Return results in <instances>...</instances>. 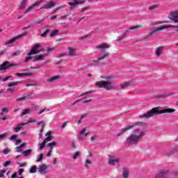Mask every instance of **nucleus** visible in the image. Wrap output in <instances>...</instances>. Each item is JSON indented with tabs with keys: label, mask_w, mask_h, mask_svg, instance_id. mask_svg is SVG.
Masks as SVG:
<instances>
[{
	"label": "nucleus",
	"mask_w": 178,
	"mask_h": 178,
	"mask_svg": "<svg viewBox=\"0 0 178 178\" xmlns=\"http://www.w3.org/2000/svg\"><path fill=\"white\" fill-rule=\"evenodd\" d=\"M32 152L33 149H29L27 150L24 151L22 154H24V156H29V155H30V154H31Z\"/></svg>",
	"instance_id": "obj_25"
},
{
	"label": "nucleus",
	"mask_w": 178,
	"mask_h": 178,
	"mask_svg": "<svg viewBox=\"0 0 178 178\" xmlns=\"http://www.w3.org/2000/svg\"><path fill=\"white\" fill-rule=\"evenodd\" d=\"M51 154H52V149H51L48 153H47V156H51Z\"/></svg>",
	"instance_id": "obj_62"
},
{
	"label": "nucleus",
	"mask_w": 178,
	"mask_h": 178,
	"mask_svg": "<svg viewBox=\"0 0 178 178\" xmlns=\"http://www.w3.org/2000/svg\"><path fill=\"white\" fill-rule=\"evenodd\" d=\"M18 165L19 166V168H24V166H26L25 163H18Z\"/></svg>",
	"instance_id": "obj_60"
},
{
	"label": "nucleus",
	"mask_w": 178,
	"mask_h": 178,
	"mask_svg": "<svg viewBox=\"0 0 178 178\" xmlns=\"http://www.w3.org/2000/svg\"><path fill=\"white\" fill-rule=\"evenodd\" d=\"M92 162H91V160L87 159L85 161V166L87 169H90V166L88 165H92Z\"/></svg>",
	"instance_id": "obj_27"
},
{
	"label": "nucleus",
	"mask_w": 178,
	"mask_h": 178,
	"mask_svg": "<svg viewBox=\"0 0 178 178\" xmlns=\"http://www.w3.org/2000/svg\"><path fill=\"white\" fill-rule=\"evenodd\" d=\"M42 2H44V0H40V1H35V3L36 4L37 6H38V5H40V3H42Z\"/></svg>",
	"instance_id": "obj_49"
},
{
	"label": "nucleus",
	"mask_w": 178,
	"mask_h": 178,
	"mask_svg": "<svg viewBox=\"0 0 178 178\" xmlns=\"http://www.w3.org/2000/svg\"><path fill=\"white\" fill-rule=\"evenodd\" d=\"M15 149H16L17 152H22V148H20L19 146L15 148Z\"/></svg>",
	"instance_id": "obj_59"
},
{
	"label": "nucleus",
	"mask_w": 178,
	"mask_h": 178,
	"mask_svg": "<svg viewBox=\"0 0 178 178\" xmlns=\"http://www.w3.org/2000/svg\"><path fill=\"white\" fill-rule=\"evenodd\" d=\"M47 169H48V166L44 163H42L38 167V172L40 173V175H47V173H48Z\"/></svg>",
	"instance_id": "obj_11"
},
{
	"label": "nucleus",
	"mask_w": 178,
	"mask_h": 178,
	"mask_svg": "<svg viewBox=\"0 0 178 178\" xmlns=\"http://www.w3.org/2000/svg\"><path fill=\"white\" fill-rule=\"evenodd\" d=\"M31 108H26L25 110H24V111L22 113V116H24V115H27L29 113H31Z\"/></svg>",
	"instance_id": "obj_28"
},
{
	"label": "nucleus",
	"mask_w": 178,
	"mask_h": 178,
	"mask_svg": "<svg viewBox=\"0 0 178 178\" xmlns=\"http://www.w3.org/2000/svg\"><path fill=\"white\" fill-rule=\"evenodd\" d=\"M87 136H88V132H87V129H86V128H83L79 132V134L78 135V138L81 140V141H83V136L87 137Z\"/></svg>",
	"instance_id": "obj_12"
},
{
	"label": "nucleus",
	"mask_w": 178,
	"mask_h": 178,
	"mask_svg": "<svg viewBox=\"0 0 178 178\" xmlns=\"http://www.w3.org/2000/svg\"><path fill=\"white\" fill-rule=\"evenodd\" d=\"M92 99L85 100L83 102V104H88V102H91Z\"/></svg>",
	"instance_id": "obj_61"
},
{
	"label": "nucleus",
	"mask_w": 178,
	"mask_h": 178,
	"mask_svg": "<svg viewBox=\"0 0 178 178\" xmlns=\"http://www.w3.org/2000/svg\"><path fill=\"white\" fill-rule=\"evenodd\" d=\"M31 58H33V57L31 56V55H29V53H28V56H26V57L25 58L24 62H25V63L29 62V60H30V59H31Z\"/></svg>",
	"instance_id": "obj_39"
},
{
	"label": "nucleus",
	"mask_w": 178,
	"mask_h": 178,
	"mask_svg": "<svg viewBox=\"0 0 178 178\" xmlns=\"http://www.w3.org/2000/svg\"><path fill=\"white\" fill-rule=\"evenodd\" d=\"M68 54L70 56H76V49L72 47H67Z\"/></svg>",
	"instance_id": "obj_17"
},
{
	"label": "nucleus",
	"mask_w": 178,
	"mask_h": 178,
	"mask_svg": "<svg viewBox=\"0 0 178 178\" xmlns=\"http://www.w3.org/2000/svg\"><path fill=\"white\" fill-rule=\"evenodd\" d=\"M102 79H104V81H97L95 83V86H97L98 88H104L106 91H111V90L115 88L113 83H112L113 77L111 76H102Z\"/></svg>",
	"instance_id": "obj_2"
},
{
	"label": "nucleus",
	"mask_w": 178,
	"mask_h": 178,
	"mask_svg": "<svg viewBox=\"0 0 178 178\" xmlns=\"http://www.w3.org/2000/svg\"><path fill=\"white\" fill-rule=\"evenodd\" d=\"M26 99V97H19L18 99H17V102H19L20 101H24Z\"/></svg>",
	"instance_id": "obj_47"
},
{
	"label": "nucleus",
	"mask_w": 178,
	"mask_h": 178,
	"mask_svg": "<svg viewBox=\"0 0 178 178\" xmlns=\"http://www.w3.org/2000/svg\"><path fill=\"white\" fill-rule=\"evenodd\" d=\"M40 52H44V48H42L41 44L37 43L30 51L29 55H37V54H40Z\"/></svg>",
	"instance_id": "obj_6"
},
{
	"label": "nucleus",
	"mask_w": 178,
	"mask_h": 178,
	"mask_svg": "<svg viewBox=\"0 0 178 178\" xmlns=\"http://www.w3.org/2000/svg\"><path fill=\"white\" fill-rule=\"evenodd\" d=\"M46 137H51V132H47L46 134H45Z\"/></svg>",
	"instance_id": "obj_63"
},
{
	"label": "nucleus",
	"mask_w": 178,
	"mask_h": 178,
	"mask_svg": "<svg viewBox=\"0 0 178 178\" xmlns=\"http://www.w3.org/2000/svg\"><path fill=\"white\" fill-rule=\"evenodd\" d=\"M80 155H81V153H80V152H76L72 156V159L76 160L77 159V158H79V156H80Z\"/></svg>",
	"instance_id": "obj_31"
},
{
	"label": "nucleus",
	"mask_w": 178,
	"mask_h": 178,
	"mask_svg": "<svg viewBox=\"0 0 178 178\" xmlns=\"http://www.w3.org/2000/svg\"><path fill=\"white\" fill-rule=\"evenodd\" d=\"M141 26H131L130 28H128L127 30L124 31V34L123 35H122L121 37H120L117 41L119 42L120 41H122V40H123V38H124V37H126L125 34H130V33H131V30H137V29H140Z\"/></svg>",
	"instance_id": "obj_7"
},
{
	"label": "nucleus",
	"mask_w": 178,
	"mask_h": 178,
	"mask_svg": "<svg viewBox=\"0 0 178 178\" xmlns=\"http://www.w3.org/2000/svg\"><path fill=\"white\" fill-rule=\"evenodd\" d=\"M58 33H59V31L58 29H54L50 33V37H56Z\"/></svg>",
	"instance_id": "obj_26"
},
{
	"label": "nucleus",
	"mask_w": 178,
	"mask_h": 178,
	"mask_svg": "<svg viewBox=\"0 0 178 178\" xmlns=\"http://www.w3.org/2000/svg\"><path fill=\"white\" fill-rule=\"evenodd\" d=\"M22 35L16 36L15 38H13L12 39L8 40L6 42L4 43V45H10V44H13L16 40L20 38Z\"/></svg>",
	"instance_id": "obj_19"
},
{
	"label": "nucleus",
	"mask_w": 178,
	"mask_h": 178,
	"mask_svg": "<svg viewBox=\"0 0 178 178\" xmlns=\"http://www.w3.org/2000/svg\"><path fill=\"white\" fill-rule=\"evenodd\" d=\"M8 136H9V134H8V132H6L3 134L0 135V140H5V138H6V137H8Z\"/></svg>",
	"instance_id": "obj_33"
},
{
	"label": "nucleus",
	"mask_w": 178,
	"mask_h": 178,
	"mask_svg": "<svg viewBox=\"0 0 178 178\" xmlns=\"http://www.w3.org/2000/svg\"><path fill=\"white\" fill-rule=\"evenodd\" d=\"M43 141L46 143H49V141H52V138L47 137Z\"/></svg>",
	"instance_id": "obj_40"
},
{
	"label": "nucleus",
	"mask_w": 178,
	"mask_h": 178,
	"mask_svg": "<svg viewBox=\"0 0 178 178\" xmlns=\"http://www.w3.org/2000/svg\"><path fill=\"white\" fill-rule=\"evenodd\" d=\"M9 152H10V149H5L3 150V154H4V155H8Z\"/></svg>",
	"instance_id": "obj_41"
},
{
	"label": "nucleus",
	"mask_w": 178,
	"mask_h": 178,
	"mask_svg": "<svg viewBox=\"0 0 178 178\" xmlns=\"http://www.w3.org/2000/svg\"><path fill=\"white\" fill-rule=\"evenodd\" d=\"M44 159V154H40L38 159H36V162H41Z\"/></svg>",
	"instance_id": "obj_35"
},
{
	"label": "nucleus",
	"mask_w": 178,
	"mask_h": 178,
	"mask_svg": "<svg viewBox=\"0 0 178 178\" xmlns=\"http://www.w3.org/2000/svg\"><path fill=\"white\" fill-rule=\"evenodd\" d=\"M163 51V48L161 47H159L156 49V56H161V54Z\"/></svg>",
	"instance_id": "obj_21"
},
{
	"label": "nucleus",
	"mask_w": 178,
	"mask_h": 178,
	"mask_svg": "<svg viewBox=\"0 0 178 178\" xmlns=\"http://www.w3.org/2000/svg\"><path fill=\"white\" fill-rule=\"evenodd\" d=\"M10 163H12V161H7L3 163V166L4 168H8V166H9V165H10Z\"/></svg>",
	"instance_id": "obj_38"
},
{
	"label": "nucleus",
	"mask_w": 178,
	"mask_h": 178,
	"mask_svg": "<svg viewBox=\"0 0 178 178\" xmlns=\"http://www.w3.org/2000/svg\"><path fill=\"white\" fill-rule=\"evenodd\" d=\"M24 172V169L23 168H20L19 170H18V175L19 176H22V175H23V172Z\"/></svg>",
	"instance_id": "obj_46"
},
{
	"label": "nucleus",
	"mask_w": 178,
	"mask_h": 178,
	"mask_svg": "<svg viewBox=\"0 0 178 178\" xmlns=\"http://www.w3.org/2000/svg\"><path fill=\"white\" fill-rule=\"evenodd\" d=\"M15 76H17L18 77H27V76H33V74H31L16 73Z\"/></svg>",
	"instance_id": "obj_24"
},
{
	"label": "nucleus",
	"mask_w": 178,
	"mask_h": 178,
	"mask_svg": "<svg viewBox=\"0 0 178 178\" xmlns=\"http://www.w3.org/2000/svg\"><path fill=\"white\" fill-rule=\"evenodd\" d=\"M157 8H159V4H153L149 7V10H154Z\"/></svg>",
	"instance_id": "obj_30"
},
{
	"label": "nucleus",
	"mask_w": 178,
	"mask_h": 178,
	"mask_svg": "<svg viewBox=\"0 0 178 178\" xmlns=\"http://www.w3.org/2000/svg\"><path fill=\"white\" fill-rule=\"evenodd\" d=\"M168 17L173 22V23H177L178 24V10L172 11Z\"/></svg>",
	"instance_id": "obj_9"
},
{
	"label": "nucleus",
	"mask_w": 178,
	"mask_h": 178,
	"mask_svg": "<svg viewBox=\"0 0 178 178\" xmlns=\"http://www.w3.org/2000/svg\"><path fill=\"white\" fill-rule=\"evenodd\" d=\"M45 56H48V54H44L35 56L33 57V62H37L38 60H44V58H45Z\"/></svg>",
	"instance_id": "obj_14"
},
{
	"label": "nucleus",
	"mask_w": 178,
	"mask_h": 178,
	"mask_svg": "<svg viewBox=\"0 0 178 178\" xmlns=\"http://www.w3.org/2000/svg\"><path fill=\"white\" fill-rule=\"evenodd\" d=\"M65 19H67V15L61 16L58 18V20H65Z\"/></svg>",
	"instance_id": "obj_50"
},
{
	"label": "nucleus",
	"mask_w": 178,
	"mask_h": 178,
	"mask_svg": "<svg viewBox=\"0 0 178 178\" xmlns=\"http://www.w3.org/2000/svg\"><path fill=\"white\" fill-rule=\"evenodd\" d=\"M6 172V170H1L0 171V177H3V175H5V172Z\"/></svg>",
	"instance_id": "obj_42"
},
{
	"label": "nucleus",
	"mask_w": 178,
	"mask_h": 178,
	"mask_svg": "<svg viewBox=\"0 0 178 178\" xmlns=\"http://www.w3.org/2000/svg\"><path fill=\"white\" fill-rule=\"evenodd\" d=\"M127 83H124L120 86L121 88L124 89L126 87H127Z\"/></svg>",
	"instance_id": "obj_58"
},
{
	"label": "nucleus",
	"mask_w": 178,
	"mask_h": 178,
	"mask_svg": "<svg viewBox=\"0 0 178 178\" xmlns=\"http://www.w3.org/2000/svg\"><path fill=\"white\" fill-rule=\"evenodd\" d=\"M48 33H49V29H47L44 33L40 34V37H42V38L47 37V35H48Z\"/></svg>",
	"instance_id": "obj_37"
},
{
	"label": "nucleus",
	"mask_w": 178,
	"mask_h": 178,
	"mask_svg": "<svg viewBox=\"0 0 178 178\" xmlns=\"http://www.w3.org/2000/svg\"><path fill=\"white\" fill-rule=\"evenodd\" d=\"M28 2V0H21V3L18 6L19 9L20 10H24V9H26V6L27 5Z\"/></svg>",
	"instance_id": "obj_15"
},
{
	"label": "nucleus",
	"mask_w": 178,
	"mask_h": 178,
	"mask_svg": "<svg viewBox=\"0 0 178 178\" xmlns=\"http://www.w3.org/2000/svg\"><path fill=\"white\" fill-rule=\"evenodd\" d=\"M20 81H17V82H13V83H10V84H8V87H15V86H17V85H19V84H20Z\"/></svg>",
	"instance_id": "obj_36"
},
{
	"label": "nucleus",
	"mask_w": 178,
	"mask_h": 178,
	"mask_svg": "<svg viewBox=\"0 0 178 178\" xmlns=\"http://www.w3.org/2000/svg\"><path fill=\"white\" fill-rule=\"evenodd\" d=\"M17 138V136H16V135H13V136L10 138V141H13V140L16 141Z\"/></svg>",
	"instance_id": "obj_45"
},
{
	"label": "nucleus",
	"mask_w": 178,
	"mask_h": 178,
	"mask_svg": "<svg viewBox=\"0 0 178 178\" xmlns=\"http://www.w3.org/2000/svg\"><path fill=\"white\" fill-rule=\"evenodd\" d=\"M46 144L47 143L44 141L42 143L39 144V149H40V151H42V149H44V148H45Z\"/></svg>",
	"instance_id": "obj_32"
},
{
	"label": "nucleus",
	"mask_w": 178,
	"mask_h": 178,
	"mask_svg": "<svg viewBox=\"0 0 178 178\" xmlns=\"http://www.w3.org/2000/svg\"><path fill=\"white\" fill-rule=\"evenodd\" d=\"M122 177L124 178H128L129 177V169L127 168H123L122 170Z\"/></svg>",
	"instance_id": "obj_22"
},
{
	"label": "nucleus",
	"mask_w": 178,
	"mask_h": 178,
	"mask_svg": "<svg viewBox=\"0 0 178 178\" xmlns=\"http://www.w3.org/2000/svg\"><path fill=\"white\" fill-rule=\"evenodd\" d=\"M35 122H37V120H30L26 123H27V124H29V123H35Z\"/></svg>",
	"instance_id": "obj_56"
},
{
	"label": "nucleus",
	"mask_w": 178,
	"mask_h": 178,
	"mask_svg": "<svg viewBox=\"0 0 178 178\" xmlns=\"http://www.w3.org/2000/svg\"><path fill=\"white\" fill-rule=\"evenodd\" d=\"M88 94H91V92H85L81 94L79 97H83V95H88Z\"/></svg>",
	"instance_id": "obj_54"
},
{
	"label": "nucleus",
	"mask_w": 178,
	"mask_h": 178,
	"mask_svg": "<svg viewBox=\"0 0 178 178\" xmlns=\"http://www.w3.org/2000/svg\"><path fill=\"white\" fill-rule=\"evenodd\" d=\"M16 177H17V172H14L12 176H11V178H16Z\"/></svg>",
	"instance_id": "obj_57"
},
{
	"label": "nucleus",
	"mask_w": 178,
	"mask_h": 178,
	"mask_svg": "<svg viewBox=\"0 0 178 178\" xmlns=\"http://www.w3.org/2000/svg\"><path fill=\"white\" fill-rule=\"evenodd\" d=\"M63 8H65V6H58L56 8V10L54 12H56V10H58V9H63Z\"/></svg>",
	"instance_id": "obj_55"
},
{
	"label": "nucleus",
	"mask_w": 178,
	"mask_h": 178,
	"mask_svg": "<svg viewBox=\"0 0 178 178\" xmlns=\"http://www.w3.org/2000/svg\"><path fill=\"white\" fill-rule=\"evenodd\" d=\"M42 22H44V19L37 20L33 22V24H41V23H42Z\"/></svg>",
	"instance_id": "obj_43"
},
{
	"label": "nucleus",
	"mask_w": 178,
	"mask_h": 178,
	"mask_svg": "<svg viewBox=\"0 0 178 178\" xmlns=\"http://www.w3.org/2000/svg\"><path fill=\"white\" fill-rule=\"evenodd\" d=\"M46 111H49V109L44 108L43 110L40 111V112H39L38 115H41V113H44V112H46Z\"/></svg>",
	"instance_id": "obj_53"
},
{
	"label": "nucleus",
	"mask_w": 178,
	"mask_h": 178,
	"mask_svg": "<svg viewBox=\"0 0 178 178\" xmlns=\"http://www.w3.org/2000/svg\"><path fill=\"white\" fill-rule=\"evenodd\" d=\"M168 29H172L171 32L172 34H176L178 33V24L174 22L172 25H162L161 27L156 28V29L150 31L149 33V35H153V34L158 33V31H162V30H166Z\"/></svg>",
	"instance_id": "obj_5"
},
{
	"label": "nucleus",
	"mask_w": 178,
	"mask_h": 178,
	"mask_svg": "<svg viewBox=\"0 0 178 178\" xmlns=\"http://www.w3.org/2000/svg\"><path fill=\"white\" fill-rule=\"evenodd\" d=\"M13 66H16V64L10 63L9 61H4L0 65V71L2 72L3 70H6L10 67H13Z\"/></svg>",
	"instance_id": "obj_8"
},
{
	"label": "nucleus",
	"mask_w": 178,
	"mask_h": 178,
	"mask_svg": "<svg viewBox=\"0 0 178 178\" xmlns=\"http://www.w3.org/2000/svg\"><path fill=\"white\" fill-rule=\"evenodd\" d=\"M11 77H12V76H8L7 77L3 79L2 81H3V82L8 81V80H9V79H10Z\"/></svg>",
	"instance_id": "obj_52"
},
{
	"label": "nucleus",
	"mask_w": 178,
	"mask_h": 178,
	"mask_svg": "<svg viewBox=\"0 0 178 178\" xmlns=\"http://www.w3.org/2000/svg\"><path fill=\"white\" fill-rule=\"evenodd\" d=\"M86 116H87V114H85V115H81V117L79 121L78 122V124H81V120H82V119H84V118H86Z\"/></svg>",
	"instance_id": "obj_44"
},
{
	"label": "nucleus",
	"mask_w": 178,
	"mask_h": 178,
	"mask_svg": "<svg viewBox=\"0 0 178 178\" xmlns=\"http://www.w3.org/2000/svg\"><path fill=\"white\" fill-rule=\"evenodd\" d=\"M26 124H27L26 122L18 124L17 127L14 128V132L19 133V131L22 130V127H23V126H26Z\"/></svg>",
	"instance_id": "obj_16"
},
{
	"label": "nucleus",
	"mask_w": 178,
	"mask_h": 178,
	"mask_svg": "<svg viewBox=\"0 0 178 178\" xmlns=\"http://www.w3.org/2000/svg\"><path fill=\"white\" fill-rule=\"evenodd\" d=\"M174 112H176V110L175 108H165L163 110H157L156 108H154L150 111L146 113L145 114L140 115L139 118L140 119H143V118L148 119L149 118H152V116H155V115H159L161 113H173Z\"/></svg>",
	"instance_id": "obj_3"
},
{
	"label": "nucleus",
	"mask_w": 178,
	"mask_h": 178,
	"mask_svg": "<svg viewBox=\"0 0 178 178\" xmlns=\"http://www.w3.org/2000/svg\"><path fill=\"white\" fill-rule=\"evenodd\" d=\"M166 177V172L165 171H161L160 173H159L156 176V178H165Z\"/></svg>",
	"instance_id": "obj_23"
},
{
	"label": "nucleus",
	"mask_w": 178,
	"mask_h": 178,
	"mask_svg": "<svg viewBox=\"0 0 178 178\" xmlns=\"http://www.w3.org/2000/svg\"><path fill=\"white\" fill-rule=\"evenodd\" d=\"M54 6H55V1H50L48 3H45L43 6H42L40 8V10H41V9H51V8H54Z\"/></svg>",
	"instance_id": "obj_13"
},
{
	"label": "nucleus",
	"mask_w": 178,
	"mask_h": 178,
	"mask_svg": "<svg viewBox=\"0 0 178 178\" xmlns=\"http://www.w3.org/2000/svg\"><path fill=\"white\" fill-rule=\"evenodd\" d=\"M60 79V76L56 75L51 76L47 79V83H54V81H56V80H59Z\"/></svg>",
	"instance_id": "obj_18"
},
{
	"label": "nucleus",
	"mask_w": 178,
	"mask_h": 178,
	"mask_svg": "<svg viewBox=\"0 0 178 178\" xmlns=\"http://www.w3.org/2000/svg\"><path fill=\"white\" fill-rule=\"evenodd\" d=\"M108 48H111V45L107 43H102L96 46V49H99L102 52L99 57H97V60L93 61L94 65H98V62H101L102 59H105V58L108 56V53L105 51V49H108Z\"/></svg>",
	"instance_id": "obj_4"
},
{
	"label": "nucleus",
	"mask_w": 178,
	"mask_h": 178,
	"mask_svg": "<svg viewBox=\"0 0 178 178\" xmlns=\"http://www.w3.org/2000/svg\"><path fill=\"white\" fill-rule=\"evenodd\" d=\"M120 162V159L119 158H116L115 156L108 155V164L111 166H113L115 163H119Z\"/></svg>",
	"instance_id": "obj_10"
},
{
	"label": "nucleus",
	"mask_w": 178,
	"mask_h": 178,
	"mask_svg": "<svg viewBox=\"0 0 178 178\" xmlns=\"http://www.w3.org/2000/svg\"><path fill=\"white\" fill-rule=\"evenodd\" d=\"M7 91H8L9 92H11V94H13V92H15V89L12 88H9Z\"/></svg>",
	"instance_id": "obj_51"
},
{
	"label": "nucleus",
	"mask_w": 178,
	"mask_h": 178,
	"mask_svg": "<svg viewBox=\"0 0 178 178\" xmlns=\"http://www.w3.org/2000/svg\"><path fill=\"white\" fill-rule=\"evenodd\" d=\"M35 6H37V4H35V3H33L31 6H29L24 11L25 14L29 13V12H31V10L33 9L34 8H35Z\"/></svg>",
	"instance_id": "obj_20"
},
{
	"label": "nucleus",
	"mask_w": 178,
	"mask_h": 178,
	"mask_svg": "<svg viewBox=\"0 0 178 178\" xmlns=\"http://www.w3.org/2000/svg\"><path fill=\"white\" fill-rule=\"evenodd\" d=\"M144 126H145L144 122H135L132 125H128L127 127L123 128L121 132L118 134V136H122L123 133H126V131H129V130L134 127L133 132L127 138V143L129 145H137L140 140L145 136V133H144Z\"/></svg>",
	"instance_id": "obj_1"
},
{
	"label": "nucleus",
	"mask_w": 178,
	"mask_h": 178,
	"mask_svg": "<svg viewBox=\"0 0 178 178\" xmlns=\"http://www.w3.org/2000/svg\"><path fill=\"white\" fill-rule=\"evenodd\" d=\"M175 178H178V172H175Z\"/></svg>",
	"instance_id": "obj_64"
},
{
	"label": "nucleus",
	"mask_w": 178,
	"mask_h": 178,
	"mask_svg": "<svg viewBox=\"0 0 178 178\" xmlns=\"http://www.w3.org/2000/svg\"><path fill=\"white\" fill-rule=\"evenodd\" d=\"M56 146V142L54 141L49 144H47V147H49L50 148H54V147Z\"/></svg>",
	"instance_id": "obj_34"
},
{
	"label": "nucleus",
	"mask_w": 178,
	"mask_h": 178,
	"mask_svg": "<svg viewBox=\"0 0 178 178\" xmlns=\"http://www.w3.org/2000/svg\"><path fill=\"white\" fill-rule=\"evenodd\" d=\"M37 172V166H31L29 170V173H35Z\"/></svg>",
	"instance_id": "obj_29"
},
{
	"label": "nucleus",
	"mask_w": 178,
	"mask_h": 178,
	"mask_svg": "<svg viewBox=\"0 0 178 178\" xmlns=\"http://www.w3.org/2000/svg\"><path fill=\"white\" fill-rule=\"evenodd\" d=\"M1 112H3L4 113H8V112H9V110L8 109V108H3L1 109Z\"/></svg>",
	"instance_id": "obj_48"
}]
</instances>
